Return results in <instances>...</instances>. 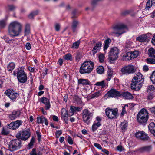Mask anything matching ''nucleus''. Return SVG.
Instances as JSON below:
<instances>
[{
    "label": "nucleus",
    "mask_w": 155,
    "mask_h": 155,
    "mask_svg": "<svg viewBox=\"0 0 155 155\" xmlns=\"http://www.w3.org/2000/svg\"><path fill=\"white\" fill-rule=\"evenodd\" d=\"M63 58L66 60L71 61L72 59V55L69 53L66 54L63 57Z\"/></svg>",
    "instance_id": "nucleus-43"
},
{
    "label": "nucleus",
    "mask_w": 155,
    "mask_h": 155,
    "mask_svg": "<svg viewBox=\"0 0 155 155\" xmlns=\"http://www.w3.org/2000/svg\"><path fill=\"white\" fill-rule=\"evenodd\" d=\"M78 84H81L83 85H89L90 82L87 79H79L78 80Z\"/></svg>",
    "instance_id": "nucleus-32"
},
{
    "label": "nucleus",
    "mask_w": 155,
    "mask_h": 155,
    "mask_svg": "<svg viewBox=\"0 0 155 155\" xmlns=\"http://www.w3.org/2000/svg\"><path fill=\"white\" fill-rule=\"evenodd\" d=\"M127 123L126 121H124L121 122L120 127L121 129L123 130H126L127 129Z\"/></svg>",
    "instance_id": "nucleus-41"
},
{
    "label": "nucleus",
    "mask_w": 155,
    "mask_h": 155,
    "mask_svg": "<svg viewBox=\"0 0 155 155\" xmlns=\"http://www.w3.org/2000/svg\"><path fill=\"white\" fill-rule=\"evenodd\" d=\"M127 30V26L122 23L118 24L111 29V34L113 36L119 37Z\"/></svg>",
    "instance_id": "nucleus-3"
},
{
    "label": "nucleus",
    "mask_w": 155,
    "mask_h": 155,
    "mask_svg": "<svg viewBox=\"0 0 155 155\" xmlns=\"http://www.w3.org/2000/svg\"><path fill=\"white\" fill-rule=\"evenodd\" d=\"M15 65L13 62H10L7 66V69L8 71H12L15 68Z\"/></svg>",
    "instance_id": "nucleus-36"
},
{
    "label": "nucleus",
    "mask_w": 155,
    "mask_h": 155,
    "mask_svg": "<svg viewBox=\"0 0 155 155\" xmlns=\"http://www.w3.org/2000/svg\"><path fill=\"white\" fill-rule=\"evenodd\" d=\"M111 40L109 38H108L104 41V51L105 53L106 52V50L109 47V44L111 42Z\"/></svg>",
    "instance_id": "nucleus-33"
},
{
    "label": "nucleus",
    "mask_w": 155,
    "mask_h": 155,
    "mask_svg": "<svg viewBox=\"0 0 155 155\" xmlns=\"http://www.w3.org/2000/svg\"><path fill=\"white\" fill-rule=\"evenodd\" d=\"M31 133L29 130H24L20 132L17 135L19 138L23 140H26L29 138Z\"/></svg>",
    "instance_id": "nucleus-14"
},
{
    "label": "nucleus",
    "mask_w": 155,
    "mask_h": 155,
    "mask_svg": "<svg viewBox=\"0 0 155 155\" xmlns=\"http://www.w3.org/2000/svg\"><path fill=\"white\" fill-rule=\"evenodd\" d=\"M149 113L145 109L143 108L139 112L137 116L138 122L141 124H145L149 118Z\"/></svg>",
    "instance_id": "nucleus-6"
},
{
    "label": "nucleus",
    "mask_w": 155,
    "mask_h": 155,
    "mask_svg": "<svg viewBox=\"0 0 155 155\" xmlns=\"http://www.w3.org/2000/svg\"><path fill=\"white\" fill-rule=\"evenodd\" d=\"M26 48L28 50H29L31 49V46L30 43H27L25 45Z\"/></svg>",
    "instance_id": "nucleus-58"
},
{
    "label": "nucleus",
    "mask_w": 155,
    "mask_h": 155,
    "mask_svg": "<svg viewBox=\"0 0 155 155\" xmlns=\"http://www.w3.org/2000/svg\"><path fill=\"white\" fill-rule=\"evenodd\" d=\"M155 95L154 94L151 93H149L148 95L147 96V100H151L153 99Z\"/></svg>",
    "instance_id": "nucleus-51"
},
{
    "label": "nucleus",
    "mask_w": 155,
    "mask_h": 155,
    "mask_svg": "<svg viewBox=\"0 0 155 155\" xmlns=\"http://www.w3.org/2000/svg\"><path fill=\"white\" fill-rule=\"evenodd\" d=\"M101 119L99 117H97L92 124V130L93 132L95 131L98 127L101 125Z\"/></svg>",
    "instance_id": "nucleus-16"
},
{
    "label": "nucleus",
    "mask_w": 155,
    "mask_h": 155,
    "mask_svg": "<svg viewBox=\"0 0 155 155\" xmlns=\"http://www.w3.org/2000/svg\"><path fill=\"white\" fill-rule=\"evenodd\" d=\"M38 13V11H35L32 12L28 15V18L30 19H32L33 18L34 16L37 15Z\"/></svg>",
    "instance_id": "nucleus-44"
},
{
    "label": "nucleus",
    "mask_w": 155,
    "mask_h": 155,
    "mask_svg": "<svg viewBox=\"0 0 155 155\" xmlns=\"http://www.w3.org/2000/svg\"><path fill=\"white\" fill-rule=\"evenodd\" d=\"M134 105L133 103H130L125 104L124 106L122 107V109L121 113V115H124L126 113V110L128 109L129 107L131 106H134Z\"/></svg>",
    "instance_id": "nucleus-28"
},
{
    "label": "nucleus",
    "mask_w": 155,
    "mask_h": 155,
    "mask_svg": "<svg viewBox=\"0 0 155 155\" xmlns=\"http://www.w3.org/2000/svg\"><path fill=\"white\" fill-rule=\"evenodd\" d=\"M22 121L17 120L11 123L8 126V128L12 130H15L19 127L22 124Z\"/></svg>",
    "instance_id": "nucleus-17"
},
{
    "label": "nucleus",
    "mask_w": 155,
    "mask_h": 155,
    "mask_svg": "<svg viewBox=\"0 0 155 155\" xmlns=\"http://www.w3.org/2000/svg\"><path fill=\"white\" fill-rule=\"evenodd\" d=\"M136 137L138 138L144 140H148L149 137L148 135L143 131H139L135 134Z\"/></svg>",
    "instance_id": "nucleus-18"
},
{
    "label": "nucleus",
    "mask_w": 155,
    "mask_h": 155,
    "mask_svg": "<svg viewBox=\"0 0 155 155\" xmlns=\"http://www.w3.org/2000/svg\"><path fill=\"white\" fill-rule=\"evenodd\" d=\"M131 56L130 52H128L123 56V60L125 61H127L129 60H131L132 59Z\"/></svg>",
    "instance_id": "nucleus-35"
},
{
    "label": "nucleus",
    "mask_w": 155,
    "mask_h": 155,
    "mask_svg": "<svg viewBox=\"0 0 155 155\" xmlns=\"http://www.w3.org/2000/svg\"><path fill=\"white\" fill-rule=\"evenodd\" d=\"M119 50L117 47L111 48L109 53V56L111 61H114L118 58Z\"/></svg>",
    "instance_id": "nucleus-10"
},
{
    "label": "nucleus",
    "mask_w": 155,
    "mask_h": 155,
    "mask_svg": "<svg viewBox=\"0 0 155 155\" xmlns=\"http://www.w3.org/2000/svg\"><path fill=\"white\" fill-rule=\"evenodd\" d=\"M94 67V63L90 61L84 62L81 65L79 70L81 74H89L93 70Z\"/></svg>",
    "instance_id": "nucleus-5"
},
{
    "label": "nucleus",
    "mask_w": 155,
    "mask_h": 155,
    "mask_svg": "<svg viewBox=\"0 0 155 155\" xmlns=\"http://www.w3.org/2000/svg\"><path fill=\"white\" fill-rule=\"evenodd\" d=\"M144 78L140 72L136 73L132 81L131 88L136 90H139L142 87L144 82Z\"/></svg>",
    "instance_id": "nucleus-2"
},
{
    "label": "nucleus",
    "mask_w": 155,
    "mask_h": 155,
    "mask_svg": "<svg viewBox=\"0 0 155 155\" xmlns=\"http://www.w3.org/2000/svg\"><path fill=\"white\" fill-rule=\"evenodd\" d=\"M136 71V67L131 64L124 65L120 70L121 74L126 75L134 74Z\"/></svg>",
    "instance_id": "nucleus-7"
},
{
    "label": "nucleus",
    "mask_w": 155,
    "mask_h": 155,
    "mask_svg": "<svg viewBox=\"0 0 155 155\" xmlns=\"http://www.w3.org/2000/svg\"><path fill=\"white\" fill-rule=\"evenodd\" d=\"M23 25L17 21L11 22L8 28V33L12 37L19 36L22 32Z\"/></svg>",
    "instance_id": "nucleus-1"
},
{
    "label": "nucleus",
    "mask_w": 155,
    "mask_h": 155,
    "mask_svg": "<svg viewBox=\"0 0 155 155\" xmlns=\"http://www.w3.org/2000/svg\"><path fill=\"white\" fill-rule=\"evenodd\" d=\"M79 24V22L77 21L74 20L73 21L71 28L74 32L77 31Z\"/></svg>",
    "instance_id": "nucleus-30"
},
{
    "label": "nucleus",
    "mask_w": 155,
    "mask_h": 155,
    "mask_svg": "<svg viewBox=\"0 0 155 155\" xmlns=\"http://www.w3.org/2000/svg\"><path fill=\"white\" fill-rule=\"evenodd\" d=\"M121 92L114 89H111L106 94L105 96L107 97L118 98L120 97Z\"/></svg>",
    "instance_id": "nucleus-11"
},
{
    "label": "nucleus",
    "mask_w": 155,
    "mask_h": 155,
    "mask_svg": "<svg viewBox=\"0 0 155 155\" xmlns=\"http://www.w3.org/2000/svg\"><path fill=\"white\" fill-rule=\"evenodd\" d=\"M101 94L100 91L94 92L93 94H90L87 97L88 100H90L91 99L96 98L101 95Z\"/></svg>",
    "instance_id": "nucleus-26"
},
{
    "label": "nucleus",
    "mask_w": 155,
    "mask_h": 155,
    "mask_svg": "<svg viewBox=\"0 0 155 155\" xmlns=\"http://www.w3.org/2000/svg\"><path fill=\"white\" fill-rule=\"evenodd\" d=\"M147 62L149 64H155V60L151 58H147L146 59Z\"/></svg>",
    "instance_id": "nucleus-52"
},
{
    "label": "nucleus",
    "mask_w": 155,
    "mask_h": 155,
    "mask_svg": "<svg viewBox=\"0 0 155 155\" xmlns=\"http://www.w3.org/2000/svg\"><path fill=\"white\" fill-rule=\"evenodd\" d=\"M5 94L13 101L15 100L18 95V93L11 89L7 90Z\"/></svg>",
    "instance_id": "nucleus-15"
},
{
    "label": "nucleus",
    "mask_w": 155,
    "mask_h": 155,
    "mask_svg": "<svg viewBox=\"0 0 155 155\" xmlns=\"http://www.w3.org/2000/svg\"><path fill=\"white\" fill-rule=\"evenodd\" d=\"M148 54L149 56L155 58V49L152 47L150 48L148 50Z\"/></svg>",
    "instance_id": "nucleus-34"
},
{
    "label": "nucleus",
    "mask_w": 155,
    "mask_h": 155,
    "mask_svg": "<svg viewBox=\"0 0 155 155\" xmlns=\"http://www.w3.org/2000/svg\"><path fill=\"white\" fill-rule=\"evenodd\" d=\"M149 131L155 136V122H151L148 125Z\"/></svg>",
    "instance_id": "nucleus-27"
},
{
    "label": "nucleus",
    "mask_w": 155,
    "mask_h": 155,
    "mask_svg": "<svg viewBox=\"0 0 155 155\" xmlns=\"http://www.w3.org/2000/svg\"><path fill=\"white\" fill-rule=\"evenodd\" d=\"M94 146L96 147L97 148H98L99 149L101 150L102 149V147L98 143H94Z\"/></svg>",
    "instance_id": "nucleus-59"
},
{
    "label": "nucleus",
    "mask_w": 155,
    "mask_h": 155,
    "mask_svg": "<svg viewBox=\"0 0 155 155\" xmlns=\"http://www.w3.org/2000/svg\"><path fill=\"white\" fill-rule=\"evenodd\" d=\"M21 144V141L19 139L12 140L9 143V150L12 151L17 150L20 147Z\"/></svg>",
    "instance_id": "nucleus-9"
},
{
    "label": "nucleus",
    "mask_w": 155,
    "mask_h": 155,
    "mask_svg": "<svg viewBox=\"0 0 155 155\" xmlns=\"http://www.w3.org/2000/svg\"><path fill=\"white\" fill-rule=\"evenodd\" d=\"M117 150L120 151L121 152L124 150V148L121 145H118L117 147Z\"/></svg>",
    "instance_id": "nucleus-60"
},
{
    "label": "nucleus",
    "mask_w": 155,
    "mask_h": 155,
    "mask_svg": "<svg viewBox=\"0 0 155 155\" xmlns=\"http://www.w3.org/2000/svg\"><path fill=\"white\" fill-rule=\"evenodd\" d=\"M150 78L152 83L155 85V71L153 72Z\"/></svg>",
    "instance_id": "nucleus-46"
},
{
    "label": "nucleus",
    "mask_w": 155,
    "mask_h": 155,
    "mask_svg": "<svg viewBox=\"0 0 155 155\" xmlns=\"http://www.w3.org/2000/svg\"><path fill=\"white\" fill-rule=\"evenodd\" d=\"M40 101L45 105V110H49L50 109L51 107V105L49 99L45 97H43L41 98Z\"/></svg>",
    "instance_id": "nucleus-20"
},
{
    "label": "nucleus",
    "mask_w": 155,
    "mask_h": 155,
    "mask_svg": "<svg viewBox=\"0 0 155 155\" xmlns=\"http://www.w3.org/2000/svg\"><path fill=\"white\" fill-rule=\"evenodd\" d=\"M99 60L100 62L103 63L104 61L105 57L102 54H100L98 56Z\"/></svg>",
    "instance_id": "nucleus-49"
},
{
    "label": "nucleus",
    "mask_w": 155,
    "mask_h": 155,
    "mask_svg": "<svg viewBox=\"0 0 155 155\" xmlns=\"http://www.w3.org/2000/svg\"><path fill=\"white\" fill-rule=\"evenodd\" d=\"M67 140L68 142L70 144L72 145L73 144V141L72 139L70 136L68 137Z\"/></svg>",
    "instance_id": "nucleus-54"
},
{
    "label": "nucleus",
    "mask_w": 155,
    "mask_h": 155,
    "mask_svg": "<svg viewBox=\"0 0 155 155\" xmlns=\"http://www.w3.org/2000/svg\"><path fill=\"white\" fill-rule=\"evenodd\" d=\"M30 155H37L35 151V149H33L32 150V151L30 153Z\"/></svg>",
    "instance_id": "nucleus-64"
},
{
    "label": "nucleus",
    "mask_w": 155,
    "mask_h": 155,
    "mask_svg": "<svg viewBox=\"0 0 155 155\" xmlns=\"http://www.w3.org/2000/svg\"><path fill=\"white\" fill-rule=\"evenodd\" d=\"M151 149V146H145L142 147L140 149V151L142 152L145 151H150Z\"/></svg>",
    "instance_id": "nucleus-37"
},
{
    "label": "nucleus",
    "mask_w": 155,
    "mask_h": 155,
    "mask_svg": "<svg viewBox=\"0 0 155 155\" xmlns=\"http://www.w3.org/2000/svg\"><path fill=\"white\" fill-rule=\"evenodd\" d=\"M93 116V113L87 109H84L82 114V119L83 121L89 124L91 122Z\"/></svg>",
    "instance_id": "nucleus-8"
},
{
    "label": "nucleus",
    "mask_w": 155,
    "mask_h": 155,
    "mask_svg": "<svg viewBox=\"0 0 155 155\" xmlns=\"http://www.w3.org/2000/svg\"><path fill=\"white\" fill-rule=\"evenodd\" d=\"M13 74L14 76H17L18 81L20 83H24L27 81V75L22 67L15 69Z\"/></svg>",
    "instance_id": "nucleus-4"
},
{
    "label": "nucleus",
    "mask_w": 155,
    "mask_h": 155,
    "mask_svg": "<svg viewBox=\"0 0 155 155\" xmlns=\"http://www.w3.org/2000/svg\"><path fill=\"white\" fill-rule=\"evenodd\" d=\"M24 36L28 35L30 33V25L28 23H26L25 25L24 30Z\"/></svg>",
    "instance_id": "nucleus-31"
},
{
    "label": "nucleus",
    "mask_w": 155,
    "mask_h": 155,
    "mask_svg": "<svg viewBox=\"0 0 155 155\" xmlns=\"http://www.w3.org/2000/svg\"><path fill=\"white\" fill-rule=\"evenodd\" d=\"M147 91L148 93H153L155 91V87L153 85L148 86L147 88Z\"/></svg>",
    "instance_id": "nucleus-38"
},
{
    "label": "nucleus",
    "mask_w": 155,
    "mask_h": 155,
    "mask_svg": "<svg viewBox=\"0 0 155 155\" xmlns=\"http://www.w3.org/2000/svg\"><path fill=\"white\" fill-rule=\"evenodd\" d=\"M36 133L38 137V141H40L41 135L40 134L39 132L38 131H36Z\"/></svg>",
    "instance_id": "nucleus-61"
},
{
    "label": "nucleus",
    "mask_w": 155,
    "mask_h": 155,
    "mask_svg": "<svg viewBox=\"0 0 155 155\" xmlns=\"http://www.w3.org/2000/svg\"><path fill=\"white\" fill-rule=\"evenodd\" d=\"M80 43V40H78L74 42L72 45L71 48L73 49H78Z\"/></svg>",
    "instance_id": "nucleus-40"
},
{
    "label": "nucleus",
    "mask_w": 155,
    "mask_h": 155,
    "mask_svg": "<svg viewBox=\"0 0 155 155\" xmlns=\"http://www.w3.org/2000/svg\"><path fill=\"white\" fill-rule=\"evenodd\" d=\"M153 5L149 0H148L146 4L145 9L146 10H149Z\"/></svg>",
    "instance_id": "nucleus-47"
},
{
    "label": "nucleus",
    "mask_w": 155,
    "mask_h": 155,
    "mask_svg": "<svg viewBox=\"0 0 155 155\" xmlns=\"http://www.w3.org/2000/svg\"><path fill=\"white\" fill-rule=\"evenodd\" d=\"M70 110L72 113V115L74 114V113H75L76 111H75V107L74 106H71L70 107Z\"/></svg>",
    "instance_id": "nucleus-56"
},
{
    "label": "nucleus",
    "mask_w": 155,
    "mask_h": 155,
    "mask_svg": "<svg viewBox=\"0 0 155 155\" xmlns=\"http://www.w3.org/2000/svg\"><path fill=\"white\" fill-rule=\"evenodd\" d=\"M97 72L100 74H103L104 72V68L102 66L98 67L97 69Z\"/></svg>",
    "instance_id": "nucleus-45"
},
{
    "label": "nucleus",
    "mask_w": 155,
    "mask_h": 155,
    "mask_svg": "<svg viewBox=\"0 0 155 155\" xmlns=\"http://www.w3.org/2000/svg\"><path fill=\"white\" fill-rule=\"evenodd\" d=\"M8 9L10 10H13L15 8V7L12 5H9L8 6Z\"/></svg>",
    "instance_id": "nucleus-62"
},
{
    "label": "nucleus",
    "mask_w": 155,
    "mask_h": 155,
    "mask_svg": "<svg viewBox=\"0 0 155 155\" xmlns=\"http://www.w3.org/2000/svg\"><path fill=\"white\" fill-rule=\"evenodd\" d=\"M120 97H123L125 99H131L133 98L132 94L128 92H121Z\"/></svg>",
    "instance_id": "nucleus-23"
},
{
    "label": "nucleus",
    "mask_w": 155,
    "mask_h": 155,
    "mask_svg": "<svg viewBox=\"0 0 155 155\" xmlns=\"http://www.w3.org/2000/svg\"><path fill=\"white\" fill-rule=\"evenodd\" d=\"M6 19H1L0 20V28H4L6 25Z\"/></svg>",
    "instance_id": "nucleus-42"
},
{
    "label": "nucleus",
    "mask_w": 155,
    "mask_h": 155,
    "mask_svg": "<svg viewBox=\"0 0 155 155\" xmlns=\"http://www.w3.org/2000/svg\"><path fill=\"white\" fill-rule=\"evenodd\" d=\"M62 133V131L60 130L57 131L56 133V136L58 137Z\"/></svg>",
    "instance_id": "nucleus-63"
},
{
    "label": "nucleus",
    "mask_w": 155,
    "mask_h": 155,
    "mask_svg": "<svg viewBox=\"0 0 155 155\" xmlns=\"http://www.w3.org/2000/svg\"><path fill=\"white\" fill-rule=\"evenodd\" d=\"M76 60L78 61H79L81 58V56L80 54L78 53L75 57Z\"/></svg>",
    "instance_id": "nucleus-57"
},
{
    "label": "nucleus",
    "mask_w": 155,
    "mask_h": 155,
    "mask_svg": "<svg viewBox=\"0 0 155 155\" xmlns=\"http://www.w3.org/2000/svg\"><path fill=\"white\" fill-rule=\"evenodd\" d=\"M108 83L105 80H103L101 81L97 82L94 85L95 86L94 87V89L95 90L97 89V88H96L97 87L96 86L100 87L101 89H104V88L108 87Z\"/></svg>",
    "instance_id": "nucleus-21"
},
{
    "label": "nucleus",
    "mask_w": 155,
    "mask_h": 155,
    "mask_svg": "<svg viewBox=\"0 0 155 155\" xmlns=\"http://www.w3.org/2000/svg\"><path fill=\"white\" fill-rule=\"evenodd\" d=\"M106 114L109 119H113L116 118L117 115V110L116 109H111L107 108L105 110Z\"/></svg>",
    "instance_id": "nucleus-13"
},
{
    "label": "nucleus",
    "mask_w": 155,
    "mask_h": 155,
    "mask_svg": "<svg viewBox=\"0 0 155 155\" xmlns=\"http://www.w3.org/2000/svg\"><path fill=\"white\" fill-rule=\"evenodd\" d=\"M34 142L35 138L33 137L31 139L30 142L28 145L30 148H31V147L33 145Z\"/></svg>",
    "instance_id": "nucleus-53"
},
{
    "label": "nucleus",
    "mask_w": 155,
    "mask_h": 155,
    "mask_svg": "<svg viewBox=\"0 0 155 155\" xmlns=\"http://www.w3.org/2000/svg\"><path fill=\"white\" fill-rule=\"evenodd\" d=\"M102 46V43L101 42H99L96 43V45L93 48L92 51L93 54H95L97 52L99 51Z\"/></svg>",
    "instance_id": "nucleus-25"
},
{
    "label": "nucleus",
    "mask_w": 155,
    "mask_h": 155,
    "mask_svg": "<svg viewBox=\"0 0 155 155\" xmlns=\"http://www.w3.org/2000/svg\"><path fill=\"white\" fill-rule=\"evenodd\" d=\"M130 56L132 59L137 57L139 55V52L137 51H135L133 52H130Z\"/></svg>",
    "instance_id": "nucleus-39"
},
{
    "label": "nucleus",
    "mask_w": 155,
    "mask_h": 155,
    "mask_svg": "<svg viewBox=\"0 0 155 155\" xmlns=\"http://www.w3.org/2000/svg\"><path fill=\"white\" fill-rule=\"evenodd\" d=\"M20 113L19 111H14L11 114L9 115V118L11 120H14L19 117Z\"/></svg>",
    "instance_id": "nucleus-24"
},
{
    "label": "nucleus",
    "mask_w": 155,
    "mask_h": 155,
    "mask_svg": "<svg viewBox=\"0 0 155 155\" xmlns=\"http://www.w3.org/2000/svg\"><path fill=\"white\" fill-rule=\"evenodd\" d=\"M9 133V132L8 129L4 128H3L1 132L2 134L4 135H7Z\"/></svg>",
    "instance_id": "nucleus-50"
},
{
    "label": "nucleus",
    "mask_w": 155,
    "mask_h": 155,
    "mask_svg": "<svg viewBox=\"0 0 155 155\" xmlns=\"http://www.w3.org/2000/svg\"><path fill=\"white\" fill-rule=\"evenodd\" d=\"M113 71L110 68H108L107 74V78L106 80L107 81H109L113 76Z\"/></svg>",
    "instance_id": "nucleus-29"
},
{
    "label": "nucleus",
    "mask_w": 155,
    "mask_h": 155,
    "mask_svg": "<svg viewBox=\"0 0 155 155\" xmlns=\"http://www.w3.org/2000/svg\"><path fill=\"white\" fill-rule=\"evenodd\" d=\"M37 122L38 124H43L44 123L46 125H48V122L47 119L43 116L37 117Z\"/></svg>",
    "instance_id": "nucleus-22"
},
{
    "label": "nucleus",
    "mask_w": 155,
    "mask_h": 155,
    "mask_svg": "<svg viewBox=\"0 0 155 155\" xmlns=\"http://www.w3.org/2000/svg\"><path fill=\"white\" fill-rule=\"evenodd\" d=\"M147 109L152 114L155 116V107H148Z\"/></svg>",
    "instance_id": "nucleus-48"
},
{
    "label": "nucleus",
    "mask_w": 155,
    "mask_h": 155,
    "mask_svg": "<svg viewBox=\"0 0 155 155\" xmlns=\"http://www.w3.org/2000/svg\"><path fill=\"white\" fill-rule=\"evenodd\" d=\"M60 25L58 23H56L55 25V28L56 31H58L60 29Z\"/></svg>",
    "instance_id": "nucleus-55"
},
{
    "label": "nucleus",
    "mask_w": 155,
    "mask_h": 155,
    "mask_svg": "<svg viewBox=\"0 0 155 155\" xmlns=\"http://www.w3.org/2000/svg\"><path fill=\"white\" fill-rule=\"evenodd\" d=\"M151 34L149 33L143 34L137 37L136 41L140 42H148L151 38Z\"/></svg>",
    "instance_id": "nucleus-12"
},
{
    "label": "nucleus",
    "mask_w": 155,
    "mask_h": 155,
    "mask_svg": "<svg viewBox=\"0 0 155 155\" xmlns=\"http://www.w3.org/2000/svg\"><path fill=\"white\" fill-rule=\"evenodd\" d=\"M61 118L66 124L68 122V111L65 108H62L61 110Z\"/></svg>",
    "instance_id": "nucleus-19"
}]
</instances>
